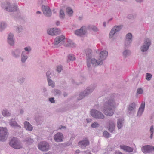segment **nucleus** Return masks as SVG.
Here are the masks:
<instances>
[{
    "label": "nucleus",
    "instance_id": "1",
    "mask_svg": "<svg viewBox=\"0 0 154 154\" xmlns=\"http://www.w3.org/2000/svg\"><path fill=\"white\" fill-rule=\"evenodd\" d=\"M87 58L86 62L87 67L89 68L92 66H96L103 64V61L106 58L108 53L107 51L104 50L101 51L100 54V59L97 60L92 58V51L90 49H87L85 51Z\"/></svg>",
    "mask_w": 154,
    "mask_h": 154
},
{
    "label": "nucleus",
    "instance_id": "2",
    "mask_svg": "<svg viewBox=\"0 0 154 154\" xmlns=\"http://www.w3.org/2000/svg\"><path fill=\"white\" fill-rule=\"evenodd\" d=\"M118 104V103L114 99L108 97L104 100L101 107V110L105 115L112 116L114 114L115 109Z\"/></svg>",
    "mask_w": 154,
    "mask_h": 154
},
{
    "label": "nucleus",
    "instance_id": "3",
    "mask_svg": "<svg viewBox=\"0 0 154 154\" xmlns=\"http://www.w3.org/2000/svg\"><path fill=\"white\" fill-rule=\"evenodd\" d=\"M92 30L94 32H97L99 31L97 27L94 25H89L87 27L83 26L80 29L75 31V34L77 35L82 36L85 35L87 32V29Z\"/></svg>",
    "mask_w": 154,
    "mask_h": 154
},
{
    "label": "nucleus",
    "instance_id": "4",
    "mask_svg": "<svg viewBox=\"0 0 154 154\" xmlns=\"http://www.w3.org/2000/svg\"><path fill=\"white\" fill-rule=\"evenodd\" d=\"M1 7L4 10L9 12L16 11L17 9V5L8 2H2Z\"/></svg>",
    "mask_w": 154,
    "mask_h": 154
},
{
    "label": "nucleus",
    "instance_id": "5",
    "mask_svg": "<svg viewBox=\"0 0 154 154\" xmlns=\"http://www.w3.org/2000/svg\"><path fill=\"white\" fill-rule=\"evenodd\" d=\"M137 104L135 102L130 103L127 106V113L128 116H134L136 113Z\"/></svg>",
    "mask_w": 154,
    "mask_h": 154
},
{
    "label": "nucleus",
    "instance_id": "6",
    "mask_svg": "<svg viewBox=\"0 0 154 154\" xmlns=\"http://www.w3.org/2000/svg\"><path fill=\"white\" fill-rule=\"evenodd\" d=\"M90 114L94 118L98 119H104L105 116L101 112L94 109H92L90 111Z\"/></svg>",
    "mask_w": 154,
    "mask_h": 154
},
{
    "label": "nucleus",
    "instance_id": "7",
    "mask_svg": "<svg viewBox=\"0 0 154 154\" xmlns=\"http://www.w3.org/2000/svg\"><path fill=\"white\" fill-rule=\"evenodd\" d=\"M9 144L11 147L16 149H20L22 147L20 142L15 137H13L10 140Z\"/></svg>",
    "mask_w": 154,
    "mask_h": 154
},
{
    "label": "nucleus",
    "instance_id": "8",
    "mask_svg": "<svg viewBox=\"0 0 154 154\" xmlns=\"http://www.w3.org/2000/svg\"><path fill=\"white\" fill-rule=\"evenodd\" d=\"M151 44L150 39L148 38H146L142 45L140 47L141 51L143 52H146L148 50Z\"/></svg>",
    "mask_w": 154,
    "mask_h": 154
},
{
    "label": "nucleus",
    "instance_id": "9",
    "mask_svg": "<svg viewBox=\"0 0 154 154\" xmlns=\"http://www.w3.org/2000/svg\"><path fill=\"white\" fill-rule=\"evenodd\" d=\"M8 133L6 128L0 127V141H5L8 136Z\"/></svg>",
    "mask_w": 154,
    "mask_h": 154
},
{
    "label": "nucleus",
    "instance_id": "10",
    "mask_svg": "<svg viewBox=\"0 0 154 154\" xmlns=\"http://www.w3.org/2000/svg\"><path fill=\"white\" fill-rule=\"evenodd\" d=\"M94 89V88H88L85 89L79 94V97H78V100H80L82 99L91 93Z\"/></svg>",
    "mask_w": 154,
    "mask_h": 154
},
{
    "label": "nucleus",
    "instance_id": "11",
    "mask_svg": "<svg viewBox=\"0 0 154 154\" xmlns=\"http://www.w3.org/2000/svg\"><path fill=\"white\" fill-rule=\"evenodd\" d=\"M133 41V35L131 33H128L125 36L124 45L126 47H128L131 46V44Z\"/></svg>",
    "mask_w": 154,
    "mask_h": 154
},
{
    "label": "nucleus",
    "instance_id": "12",
    "mask_svg": "<svg viewBox=\"0 0 154 154\" xmlns=\"http://www.w3.org/2000/svg\"><path fill=\"white\" fill-rule=\"evenodd\" d=\"M65 39V36L64 35L57 36L54 40L53 44L55 46H60L64 43Z\"/></svg>",
    "mask_w": 154,
    "mask_h": 154
},
{
    "label": "nucleus",
    "instance_id": "13",
    "mask_svg": "<svg viewBox=\"0 0 154 154\" xmlns=\"http://www.w3.org/2000/svg\"><path fill=\"white\" fill-rule=\"evenodd\" d=\"M39 149L42 151H48L49 148V144L45 141H42L39 143L38 145Z\"/></svg>",
    "mask_w": 154,
    "mask_h": 154
},
{
    "label": "nucleus",
    "instance_id": "14",
    "mask_svg": "<svg viewBox=\"0 0 154 154\" xmlns=\"http://www.w3.org/2000/svg\"><path fill=\"white\" fill-rule=\"evenodd\" d=\"M122 27L121 25L115 26L111 30L109 35L110 38H112L115 34L117 32L119 31Z\"/></svg>",
    "mask_w": 154,
    "mask_h": 154
},
{
    "label": "nucleus",
    "instance_id": "15",
    "mask_svg": "<svg viewBox=\"0 0 154 154\" xmlns=\"http://www.w3.org/2000/svg\"><path fill=\"white\" fill-rule=\"evenodd\" d=\"M60 33V29L56 28H50L47 30V34L52 36L57 35L59 34Z\"/></svg>",
    "mask_w": 154,
    "mask_h": 154
},
{
    "label": "nucleus",
    "instance_id": "16",
    "mask_svg": "<svg viewBox=\"0 0 154 154\" xmlns=\"http://www.w3.org/2000/svg\"><path fill=\"white\" fill-rule=\"evenodd\" d=\"M42 10L44 15L47 17H51L52 15L51 9L47 6L42 5Z\"/></svg>",
    "mask_w": 154,
    "mask_h": 154
},
{
    "label": "nucleus",
    "instance_id": "17",
    "mask_svg": "<svg viewBox=\"0 0 154 154\" xmlns=\"http://www.w3.org/2000/svg\"><path fill=\"white\" fill-rule=\"evenodd\" d=\"M7 42L11 46H14L15 44V39L13 33L10 32L7 36Z\"/></svg>",
    "mask_w": 154,
    "mask_h": 154
},
{
    "label": "nucleus",
    "instance_id": "18",
    "mask_svg": "<svg viewBox=\"0 0 154 154\" xmlns=\"http://www.w3.org/2000/svg\"><path fill=\"white\" fill-rule=\"evenodd\" d=\"M21 52V50L20 48H16L11 51V54L14 58L18 59L20 57Z\"/></svg>",
    "mask_w": 154,
    "mask_h": 154
},
{
    "label": "nucleus",
    "instance_id": "19",
    "mask_svg": "<svg viewBox=\"0 0 154 154\" xmlns=\"http://www.w3.org/2000/svg\"><path fill=\"white\" fill-rule=\"evenodd\" d=\"M53 138L55 142H61L63 141L64 136L62 133L58 132L54 135Z\"/></svg>",
    "mask_w": 154,
    "mask_h": 154
},
{
    "label": "nucleus",
    "instance_id": "20",
    "mask_svg": "<svg viewBox=\"0 0 154 154\" xmlns=\"http://www.w3.org/2000/svg\"><path fill=\"white\" fill-rule=\"evenodd\" d=\"M154 151V147L149 145L144 146L142 149V151L144 153H150Z\"/></svg>",
    "mask_w": 154,
    "mask_h": 154
},
{
    "label": "nucleus",
    "instance_id": "21",
    "mask_svg": "<svg viewBox=\"0 0 154 154\" xmlns=\"http://www.w3.org/2000/svg\"><path fill=\"white\" fill-rule=\"evenodd\" d=\"M114 122V119H111L109 120L108 129L111 133H112L115 130V125Z\"/></svg>",
    "mask_w": 154,
    "mask_h": 154
},
{
    "label": "nucleus",
    "instance_id": "22",
    "mask_svg": "<svg viewBox=\"0 0 154 154\" xmlns=\"http://www.w3.org/2000/svg\"><path fill=\"white\" fill-rule=\"evenodd\" d=\"M145 102H142L138 109L137 116V117H140L143 113L145 109Z\"/></svg>",
    "mask_w": 154,
    "mask_h": 154
},
{
    "label": "nucleus",
    "instance_id": "23",
    "mask_svg": "<svg viewBox=\"0 0 154 154\" xmlns=\"http://www.w3.org/2000/svg\"><path fill=\"white\" fill-rule=\"evenodd\" d=\"M89 144V141L87 138L80 141L79 142L78 144L80 147L84 149L86 146Z\"/></svg>",
    "mask_w": 154,
    "mask_h": 154
},
{
    "label": "nucleus",
    "instance_id": "24",
    "mask_svg": "<svg viewBox=\"0 0 154 154\" xmlns=\"http://www.w3.org/2000/svg\"><path fill=\"white\" fill-rule=\"evenodd\" d=\"M9 123V125L12 127H16L18 129L21 128V126L17 123L14 119L12 118L10 119Z\"/></svg>",
    "mask_w": 154,
    "mask_h": 154
},
{
    "label": "nucleus",
    "instance_id": "25",
    "mask_svg": "<svg viewBox=\"0 0 154 154\" xmlns=\"http://www.w3.org/2000/svg\"><path fill=\"white\" fill-rule=\"evenodd\" d=\"M27 54H26V52L23 51H22L20 57V60L22 63H25L28 58Z\"/></svg>",
    "mask_w": 154,
    "mask_h": 154
},
{
    "label": "nucleus",
    "instance_id": "26",
    "mask_svg": "<svg viewBox=\"0 0 154 154\" xmlns=\"http://www.w3.org/2000/svg\"><path fill=\"white\" fill-rule=\"evenodd\" d=\"M24 128L26 130L29 131H32L33 127L32 125L28 121H25L24 122Z\"/></svg>",
    "mask_w": 154,
    "mask_h": 154
},
{
    "label": "nucleus",
    "instance_id": "27",
    "mask_svg": "<svg viewBox=\"0 0 154 154\" xmlns=\"http://www.w3.org/2000/svg\"><path fill=\"white\" fill-rule=\"evenodd\" d=\"M7 23L4 21H2L0 22V32L4 31L7 27Z\"/></svg>",
    "mask_w": 154,
    "mask_h": 154
},
{
    "label": "nucleus",
    "instance_id": "28",
    "mask_svg": "<svg viewBox=\"0 0 154 154\" xmlns=\"http://www.w3.org/2000/svg\"><path fill=\"white\" fill-rule=\"evenodd\" d=\"M120 147L122 149L128 152H132L133 151V149L129 146L124 145H121L120 146Z\"/></svg>",
    "mask_w": 154,
    "mask_h": 154
},
{
    "label": "nucleus",
    "instance_id": "29",
    "mask_svg": "<svg viewBox=\"0 0 154 154\" xmlns=\"http://www.w3.org/2000/svg\"><path fill=\"white\" fill-rule=\"evenodd\" d=\"M14 28L15 32L18 33L22 32L23 30V26L20 25L14 26Z\"/></svg>",
    "mask_w": 154,
    "mask_h": 154
},
{
    "label": "nucleus",
    "instance_id": "30",
    "mask_svg": "<svg viewBox=\"0 0 154 154\" xmlns=\"http://www.w3.org/2000/svg\"><path fill=\"white\" fill-rule=\"evenodd\" d=\"M124 120L122 119H119L117 121V127L119 129H121L123 126Z\"/></svg>",
    "mask_w": 154,
    "mask_h": 154
},
{
    "label": "nucleus",
    "instance_id": "31",
    "mask_svg": "<svg viewBox=\"0 0 154 154\" xmlns=\"http://www.w3.org/2000/svg\"><path fill=\"white\" fill-rule=\"evenodd\" d=\"M2 115L4 117H9L11 115V113L7 109H3L2 112Z\"/></svg>",
    "mask_w": 154,
    "mask_h": 154
},
{
    "label": "nucleus",
    "instance_id": "32",
    "mask_svg": "<svg viewBox=\"0 0 154 154\" xmlns=\"http://www.w3.org/2000/svg\"><path fill=\"white\" fill-rule=\"evenodd\" d=\"M131 54V51L128 49H126L122 52V55L124 57L126 58L130 56Z\"/></svg>",
    "mask_w": 154,
    "mask_h": 154
},
{
    "label": "nucleus",
    "instance_id": "33",
    "mask_svg": "<svg viewBox=\"0 0 154 154\" xmlns=\"http://www.w3.org/2000/svg\"><path fill=\"white\" fill-rule=\"evenodd\" d=\"M65 46L67 47H73L75 46L74 44L72 42V41L70 40H68L67 41V43L64 45Z\"/></svg>",
    "mask_w": 154,
    "mask_h": 154
},
{
    "label": "nucleus",
    "instance_id": "34",
    "mask_svg": "<svg viewBox=\"0 0 154 154\" xmlns=\"http://www.w3.org/2000/svg\"><path fill=\"white\" fill-rule=\"evenodd\" d=\"M23 141L26 142L27 144H30L34 142V140L31 138L27 137L24 139Z\"/></svg>",
    "mask_w": 154,
    "mask_h": 154
},
{
    "label": "nucleus",
    "instance_id": "35",
    "mask_svg": "<svg viewBox=\"0 0 154 154\" xmlns=\"http://www.w3.org/2000/svg\"><path fill=\"white\" fill-rule=\"evenodd\" d=\"M66 11L67 13L69 16H71L72 15L73 11L70 7H68L66 8Z\"/></svg>",
    "mask_w": 154,
    "mask_h": 154
},
{
    "label": "nucleus",
    "instance_id": "36",
    "mask_svg": "<svg viewBox=\"0 0 154 154\" xmlns=\"http://www.w3.org/2000/svg\"><path fill=\"white\" fill-rule=\"evenodd\" d=\"M48 85L53 88L55 86V82L51 79L47 81Z\"/></svg>",
    "mask_w": 154,
    "mask_h": 154
},
{
    "label": "nucleus",
    "instance_id": "37",
    "mask_svg": "<svg viewBox=\"0 0 154 154\" xmlns=\"http://www.w3.org/2000/svg\"><path fill=\"white\" fill-rule=\"evenodd\" d=\"M75 60V58L73 55L70 54L68 56V61H73Z\"/></svg>",
    "mask_w": 154,
    "mask_h": 154
},
{
    "label": "nucleus",
    "instance_id": "38",
    "mask_svg": "<svg viewBox=\"0 0 154 154\" xmlns=\"http://www.w3.org/2000/svg\"><path fill=\"white\" fill-rule=\"evenodd\" d=\"M103 136L106 138H108L111 137V134L107 131H105L103 132Z\"/></svg>",
    "mask_w": 154,
    "mask_h": 154
},
{
    "label": "nucleus",
    "instance_id": "39",
    "mask_svg": "<svg viewBox=\"0 0 154 154\" xmlns=\"http://www.w3.org/2000/svg\"><path fill=\"white\" fill-rule=\"evenodd\" d=\"M149 132L150 133V137L151 139H152L153 137V134L154 132V128L153 125L151 126L149 130Z\"/></svg>",
    "mask_w": 154,
    "mask_h": 154
},
{
    "label": "nucleus",
    "instance_id": "40",
    "mask_svg": "<svg viewBox=\"0 0 154 154\" xmlns=\"http://www.w3.org/2000/svg\"><path fill=\"white\" fill-rule=\"evenodd\" d=\"M53 93L54 95L57 96L60 95L61 93L60 91L57 89H55L54 90Z\"/></svg>",
    "mask_w": 154,
    "mask_h": 154
},
{
    "label": "nucleus",
    "instance_id": "41",
    "mask_svg": "<svg viewBox=\"0 0 154 154\" xmlns=\"http://www.w3.org/2000/svg\"><path fill=\"white\" fill-rule=\"evenodd\" d=\"M59 17L60 19H63L65 17V14L64 11L62 10H60V12Z\"/></svg>",
    "mask_w": 154,
    "mask_h": 154
},
{
    "label": "nucleus",
    "instance_id": "42",
    "mask_svg": "<svg viewBox=\"0 0 154 154\" xmlns=\"http://www.w3.org/2000/svg\"><path fill=\"white\" fill-rule=\"evenodd\" d=\"M152 75L149 73H147L146 74V78L147 81L150 80L152 77Z\"/></svg>",
    "mask_w": 154,
    "mask_h": 154
},
{
    "label": "nucleus",
    "instance_id": "43",
    "mask_svg": "<svg viewBox=\"0 0 154 154\" xmlns=\"http://www.w3.org/2000/svg\"><path fill=\"white\" fill-rule=\"evenodd\" d=\"M99 124L97 122H94L91 125V127L94 128L98 127L99 126Z\"/></svg>",
    "mask_w": 154,
    "mask_h": 154
},
{
    "label": "nucleus",
    "instance_id": "44",
    "mask_svg": "<svg viewBox=\"0 0 154 154\" xmlns=\"http://www.w3.org/2000/svg\"><path fill=\"white\" fill-rule=\"evenodd\" d=\"M24 49L25 50V51H26V54H28L29 52H30L31 51V47L29 46L27 47H25L24 48Z\"/></svg>",
    "mask_w": 154,
    "mask_h": 154
},
{
    "label": "nucleus",
    "instance_id": "45",
    "mask_svg": "<svg viewBox=\"0 0 154 154\" xmlns=\"http://www.w3.org/2000/svg\"><path fill=\"white\" fill-rule=\"evenodd\" d=\"M25 81V78L23 77L19 78L18 80V82L20 84H22Z\"/></svg>",
    "mask_w": 154,
    "mask_h": 154
},
{
    "label": "nucleus",
    "instance_id": "46",
    "mask_svg": "<svg viewBox=\"0 0 154 154\" xmlns=\"http://www.w3.org/2000/svg\"><path fill=\"white\" fill-rule=\"evenodd\" d=\"M143 90L141 88H138L137 91V93L138 94H142L143 93Z\"/></svg>",
    "mask_w": 154,
    "mask_h": 154
},
{
    "label": "nucleus",
    "instance_id": "47",
    "mask_svg": "<svg viewBox=\"0 0 154 154\" xmlns=\"http://www.w3.org/2000/svg\"><path fill=\"white\" fill-rule=\"evenodd\" d=\"M62 70V67L60 65L58 66L57 67V71L58 73L60 72Z\"/></svg>",
    "mask_w": 154,
    "mask_h": 154
},
{
    "label": "nucleus",
    "instance_id": "48",
    "mask_svg": "<svg viewBox=\"0 0 154 154\" xmlns=\"http://www.w3.org/2000/svg\"><path fill=\"white\" fill-rule=\"evenodd\" d=\"M19 114L20 115H22L23 114L24 112V110L23 108H21L19 109Z\"/></svg>",
    "mask_w": 154,
    "mask_h": 154
},
{
    "label": "nucleus",
    "instance_id": "49",
    "mask_svg": "<svg viewBox=\"0 0 154 154\" xmlns=\"http://www.w3.org/2000/svg\"><path fill=\"white\" fill-rule=\"evenodd\" d=\"M50 74H51V73H50V72H47L46 73V75L47 79V81L51 79H50V78H51V77L50 76Z\"/></svg>",
    "mask_w": 154,
    "mask_h": 154
},
{
    "label": "nucleus",
    "instance_id": "50",
    "mask_svg": "<svg viewBox=\"0 0 154 154\" xmlns=\"http://www.w3.org/2000/svg\"><path fill=\"white\" fill-rule=\"evenodd\" d=\"M49 100L52 103H54L55 102L54 97H51L49 98Z\"/></svg>",
    "mask_w": 154,
    "mask_h": 154
},
{
    "label": "nucleus",
    "instance_id": "51",
    "mask_svg": "<svg viewBox=\"0 0 154 154\" xmlns=\"http://www.w3.org/2000/svg\"><path fill=\"white\" fill-rule=\"evenodd\" d=\"M137 4H141L144 2V0H135Z\"/></svg>",
    "mask_w": 154,
    "mask_h": 154
},
{
    "label": "nucleus",
    "instance_id": "52",
    "mask_svg": "<svg viewBox=\"0 0 154 154\" xmlns=\"http://www.w3.org/2000/svg\"><path fill=\"white\" fill-rule=\"evenodd\" d=\"M66 128L65 126L61 125L60 127L58 129H65Z\"/></svg>",
    "mask_w": 154,
    "mask_h": 154
},
{
    "label": "nucleus",
    "instance_id": "53",
    "mask_svg": "<svg viewBox=\"0 0 154 154\" xmlns=\"http://www.w3.org/2000/svg\"><path fill=\"white\" fill-rule=\"evenodd\" d=\"M42 91L43 92L45 93L47 91V88L45 87H43L42 88Z\"/></svg>",
    "mask_w": 154,
    "mask_h": 154
},
{
    "label": "nucleus",
    "instance_id": "54",
    "mask_svg": "<svg viewBox=\"0 0 154 154\" xmlns=\"http://www.w3.org/2000/svg\"><path fill=\"white\" fill-rule=\"evenodd\" d=\"M115 154H123L122 153L120 152L119 151H116L115 152Z\"/></svg>",
    "mask_w": 154,
    "mask_h": 154
},
{
    "label": "nucleus",
    "instance_id": "55",
    "mask_svg": "<svg viewBox=\"0 0 154 154\" xmlns=\"http://www.w3.org/2000/svg\"><path fill=\"white\" fill-rule=\"evenodd\" d=\"M83 17L82 16H80L78 17V19L79 20H82Z\"/></svg>",
    "mask_w": 154,
    "mask_h": 154
},
{
    "label": "nucleus",
    "instance_id": "56",
    "mask_svg": "<svg viewBox=\"0 0 154 154\" xmlns=\"http://www.w3.org/2000/svg\"><path fill=\"white\" fill-rule=\"evenodd\" d=\"M99 105L98 104H97L96 105H95L94 106V107L95 108V109H98L99 108Z\"/></svg>",
    "mask_w": 154,
    "mask_h": 154
},
{
    "label": "nucleus",
    "instance_id": "57",
    "mask_svg": "<svg viewBox=\"0 0 154 154\" xmlns=\"http://www.w3.org/2000/svg\"><path fill=\"white\" fill-rule=\"evenodd\" d=\"M60 21H57L56 22V24L57 26H58L60 25Z\"/></svg>",
    "mask_w": 154,
    "mask_h": 154
},
{
    "label": "nucleus",
    "instance_id": "58",
    "mask_svg": "<svg viewBox=\"0 0 154 154\" xmlns=\"http://www.w3.org/2000/svg\"><path fill=\"white\" fill-rule=\"evenodd\" d=\"M80 152V151L79 150H77L75 152V154H77L79 153Z\"/></svg>",
    "mask_w": 154,
    "mask_h": 154
},
{
    "label": "nucleus",
    "instance_id": "59",
    "mask_svg": "<svg viewBox=\"0 0 154 154\" xmlns=\"http://www.w3.org/2000/svg\"><path fill=\"white\" fill-rule=\"evenodd\" d=\"M103 26L104 27H105L106 26V23L105 22H104L103 23Z\"/></svg>",
    "mask_w": 154,
    "mask_h": 154
},
{
    "label": "nucleus",
    "instance_id": "60",
    "mask_svg": "<svg viewBox=\"0 0 154 154\" xmlns=\"http://www.w3.org/2000/svg\"><path fill=\"white\" fill-rule=\"evenodd\" d=\"M41 12L40 11H37V12H36V14H41Z\"/></svg>",
    "mask_w": 154,
    "mask_h": 154
},
{
    "label": "nucleus",
    "instance_id": "61",
    "mask_svg": "<svg viewBox=\"0 0 154 154\" xmlns=\"http://www.w3.org/2000/svg\"><path fill=\"white\" fill-rule=\"evenodd\" d=\"M0 60H1L2 61H3V59L2 57H0Z\"/></svg>",
    "mask_w": 154,
    "mask_h": 154
},
{
    "label": "nucleus",
    "instance_id": "62",
    "mask_svg": "<svg viewBox=\"0 0 154 154\" xmlns=\"http://www.w3.org/2000/svg\"><path fill=\"white\" fill-rule=\"evenodd\" d=\"M35 121H36L38 123V120L36 118V117L35 118Z\"/></svg>",
    "mask_w": 154,
    "mask_h": 154
},
{
    "label": "nucleus",
    "instance_id": "63",
    "mask_svg": "<svg viewBox=\"0 0 154 154\" xmlns=\"http://www.w3.org/2000/svg\"><path fill=\"white\" fill-rule=\"evenodd\" d=\"M112 20V18H111V19H109L108 21V23L111 20Z\"/></svg>",
    "mask_w": 154,
    "mask_h": 154
},
{
    "label": "nucleus",
    "instance_id": "64",
    "mask_svg": "<svg viewBox=\"0 0 154 154\" xmlns=\"http://www.w3.org/2000/svg\"><path fill=\"white\" fill-rule=\"evenodd\" d=\"M86 120H87V122H88V120L87 119H86Z\"/></svg>",
    "mask_w": 154,
    "mask_h": 154
}]
</instances>
